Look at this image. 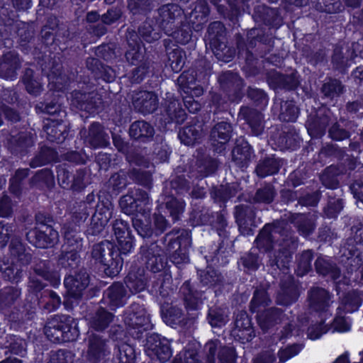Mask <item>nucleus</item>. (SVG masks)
Instances as JSON below:
<instances>
[{
    "mask_svg": "<svg viewBox=\"0 0 363 363\" xmlns=\"http://www.w3.org/2000/svg\"><path fill=\"white\" fill-rule=\"evenodd\" d=\"M300 222L297 228L300 233L303 236L309 235L314 230V223L311 220L306 219L303 216H298Z\"/></svg>",
    "mask_w": 363,
    "mask_h": 363,
    "instance_id": "obj_52",
    "label": "nucleus"
},
{
    "mask_svg": "<svg viewBox=\"0 0 363 363\" xmlns=\"http://www.w3.org/2000/svg\"><path fill=\"white\" fill-rule=\"evenodd\" d=\"M341 313L342 308L338 307L337 315L333 323V330L342 333L349 331L351 328V321L350 320L342 316Z\"/></svg>",
    "mask_w": 363,
    "mask_h": 363,
    "instance_id": "obj_42",
    "label": "nucleus"
},
{
    "mask_svg": "<svg viewBox=\"0 0 363 363\" xmlns=\"http://www.w3.org/2000/svg\"><path fill=\"white\" fill-rule=\"evenodd\" d=\"M11 343L9 345L10 350L15 354L23 357L26 354V342L21 338L17 337H10Z\"/></svg>",
    "mask_w": 363,
    "mask_h": 363,
    "instance_id": "obj_50",
    "label": "nucleus"
},
{
    "mask_svg": "<svg viewBox=\"0 0 363 363\" xmlns=\"http://www.w3.org/2000/svg\"><path fill=\"white\" fill-rule=\"evenodd\" d=\"M91 255L96 262L106 267L105 273L110 277L116 276L122 269L123 261L110 241L95 245Z\"/></svg>",
    "mask_w": 363,
    "mask_h": 363,
    "instance_id": "obj_3",
    "label": "nucleus"
},
{
    "mask_svg": "<svg viewBox=\"0 0 363 363\" xmlns=\"http://www.w3.org/2000/svg\"><path fill=\"white\" fill-rule=\"evenodd\" d=\"M322 90L325 96L334 97L342 92V86L339 81L334 79L324 84Z\"/></svg>",
    "mask_w": 363,
    "mask_h": 363,
    "instance_id": "obj_46",
    "label": "nucleus"
},
{
    "mask_svg": "<svg viewBox=\"0 0 363 363\" xmlns=\"http://www.w3.org/2000/svg\"><path fill=\"white\" fill-rule=\"evenodd\" d=\"M281 113L279 118L281 121L292 122L295 121L298 115V108L292 103L285 101L281 105Z\"/></svg>",
    "mask_w": 363,
    "mask_h": 363,
    "instance_id": "obj_37",
    "label": "nucleus"
},
{
    "mask_svg": "<svg viewBox=\"0 0 363 363\" xmlns=\"http://www.w3.org/2000/svg\"><path fill=\"white\" fill-rule=\"evenodd\" d=\"M313 258L311 250L304 251L299 257L298 260V267L296 269L298 276H303L311 269V260Z\"/></svg>",
    "mask_w": 363,
    "mask_h": 363,
    "instance_id": "obj_39",
    "label": "nucleus"
},
{
    "mask_svg": "<svg viewBox=\"0 0 363 363\" xmlns=\"http://www.w3.org/2000/svg\"><path fill=\"white\" fill-rule=\"evenodd\" d=\"M126 60L132 65H136L143 58L139 45L133 46L125 53Z\"/></svg>",
    "mask_w": 363,
    "mask_h": 363,
    "instance_id": "obj_60",
    "label": "nucleus"
},
{
    "mask_svg": "<svg viewBox=\"0 0 363 363\" xmlns=\"http://www.w3.org/2000/svg\"><path fill=\"white\" fill-rule=\"evenodd\" d=\"M315 265L316 270L319 274H322L323 275L330 274L334 280H336L340 277L339 269L324 258H318L315 262Z\"/></svg>",
    "mask_w": 363,
    "mask_h": 363,
    "instance_id": "obj_33",
    "label": "nucleus"
},
{
    "mask_svg": "<svg viewBox=\"0 0 363 363\" xmlns=\"http://www.w3.org/2000/svg\"><path fill=\"white\" fill-rule=\"evenodd\" d=\"M219 359L221 363H235V350L230 347L222 348L219 352Z\"/></svg>",
    "mask_w": 363,
    "mask_h": 363,
    "instance_id": "obj_62",
    "label": "nucleus"
},
{
    "mask_svg": "<svg viewBox=\"0 0 363 363\" xmlns=\"http://www.w3.org/2000/svg\"><path fill=\"white\" fill-rule=\"evenodd\" d=\"M65 245L63 247H72L75 251H79L82 247V238L76 229L69 228L65 231Z\"/></svg>",
    "mask_w": 363,
    "mask_h": 363,
    "instance_id": "obj_34",
    "label": "nucleus"
},
{
    "mask_svg": "<svg viewBox=\"0 0 363 363\" xmlns=\"http://www.w3.org/2000/svg\"><path fill=\"white\" fill-rule=\"evenodd\" d=\"M172 363H200L196 358L195 350H186L180 353Z\"/></svg>",
    "mask_w": 363,
    "mask_h": 363,
    "instance_id": "obj_54",
    "label": "nucleus"
},
{
    "mask_svg": "<svg viewBox=\"0 0 363 363\" xmlns=\"http://www.w3.org/2000/svg\"><path fill=\"white\" fill-rule=\"evenodd\" d=\"M133 103L135 108L139 111L143 113H150L156 110L158 99L153 92L141 91L134 96Z\"/></svg>",
    "mask_w": 363,
    "mask_h": 363,
    "instance_id": "obj_9",
    "label": "nucleus"
},
{
    "mask_svg": "<svg viewBox=\"0 0 363 363\" xmlns=\"http://www.w3.org/2000/svg\"><path fill=\"white\" fill-rule=\"evenodd\" d=\"M122 211L132 215L133 225L143 238L150 237L152 230L150 226V201L146 192L137 190L135 194L123 196L120 200Z\"/></svg>",
    "mask_w": 363,
    "mask_h": 363,
    "instance_id": "obj_1",
    "label": "nucleus"
},
{
    "mask_svg": "<svg viewBox=\"0 0 363 363\" xmlns=\"http://www.w3.org/2000/svg\"><path fill=\"white\" fill-rule=\"evenodd\" d=\"M167 208L174 220L179 219V215L184 211V204L177 199H172L167 203Z\"/></svg>",
    "mask_w": 363,
    "mask_h": 363,
    "instance_id": "obj_49",
    "label": "nucleus"
},
{
    "mask_svg": "<svg viewBox=\"0 0 363 363\" xmlns=\"http://www.w3.org/2000/svg\"><path fill=\"white\" fill-rule=\"evenodd\" d=\"M0 271L5 278L11 281L17 282L21 275L18 262H14V260L10 262L9 259H4L0 261Z\"/></svg>",
    "mask_w": 363,
    "mask_h": 363,
    "instance_id": "obj_19",
    "label": "nucleus"
},
{
    "mask_svg": "<svg viewBox=\"0 0 363 363\" xmlns=\"http://www.w3.org/2000/svg\"><path fill=\"white\" fill-rule=\"evenodd\" d=\"M201 281L206 285H215L220 281V276L216 271L210 269L201 274Z\"/></svg>",
    "mask_w": 363,
    "mask_h": 363,
    "instance_id": "obj_61",
    "label": "nucleus"
},
{
    "mask_svg": "<svg viewBox=\"0 0 363 363\" xmlns=\"http://www.w3.org/2000/svg\"><path fill=\"white\" fill-rule=\"evenodd\" d=\"M113 320L111 313L104 309H99L91 320V326L96 330H102L108 327Z\"/></svg>",
    "mask_w": 363,
    "mask_h": 363,
    "instance_id": "obj_28",
    "label": "nucleus"
},
{
    "mask_svg": "<svg viewBox=\"0 0 363 363\" xmlns=\"http://www.w3.org/2000/svg\"><path fill=\"white\" fill-rule=\"evenodd\" d=\"M277 235L286 236L284 233L281 231V226L266 225L256 239L257 247L269 250L274 247L272 243L274 240L278 238Z\"/></svg>",
    "mask_w": 363,
    "mask_h": 363,
    "instance_id": "obj_12",
    "label": "nucleus"
},
{
    "mask_svg": "<svg viewBox=\"0 0 363 363\" xmlns=\"http://www.w3.org/2000/svg\"><path fill=\"white\" fill-rule=\"evenodd\" d=\"M45 334L54 342H69L75 340L79 331L72 317L55 315L45 327Z\"/></svg>",
    "mask_w": 363,
    "mask_h": 363,
    "instance_id": "obj_2",
    "label": "nucleus"
},
{
    "mask_svg": "<svg viewBox=\"0 0 363 363\" xmlns=\"http://www.w3.org/2000/svg\"><path fill=\"white\" fill-rule=\"evenodd\" d=\"M124 322L130 330H137L135 332H130L132 335H136L137 337H139V334L150 327L149 315L145 308L137 303L132 305L125 313Z\"/></svg>",
    "mask_w": 363,
    "mask_h": 363,
    "instance_id": "obj_5",
    "label": "nucleus"
},
{
    "mask_svg": "<svg viewBox=\"0 0 363 363\" xmlns=\"http://www.w3.org/2000/svg\"><path fill=\"white\" fill-rule=\"evenodd\" d=\"M202 131L200 125L186 126L179 133V138L186 145H194L201 136Z\"/></svg>",
    "mask_w": 363,
    "mask_h": 363,
    "instance_id": "obj_20",
    "label": "nucleus"
},
{
    "mask_svg": "<svg viewBox=\"0 0 363 363\" xmlns=\"http://www.w3.org/2000/svg\"><path fill=\"white\" fill-rule=\"evenodd\" d=\"M89 143L94 148L105 147L108 145V137L99 123H93L89 132Z\"/></svg>",
    "mask_w": 363,
    "mask_h": 363,
    "instance_id": "obj_18",
    "label": "nucleus"
},
{
    "mask_svg": "<svg viewBox=\"0 0 363 363\" xmlns=\"http://www.w3.org/2000/svg\"><path fill=\"white\" fill-rule=\"evenodd\" d=\"M330 295L327 291L321 288H313L308 296L310 308L315 311L326 312L330 306Z\"/></svg>",
    "mask_w": 363,
    "mask_h": 363,
    "instance_id": "obj_13",
    "label": "nucleus"
},
{
    "mask_svg": "<svg viewBox=\"0 0 363 363\" xmlns=\"http://www.w3.org/2000/svg\"><path fill=\"white\" fill-rule=\"evenodd\" d=\"M149 355L155 356L162 363L168 361L172 355L169 340L165 337L155 340L149 347Z\"/></svg>",
    "mask_w": 363,
    "mask_h": 363,
    "instance_id": "obj_16",
    "label": "nucleus"
},
{
    "mask_svg": "<svg viewBox=\"0 0 363 363\" xmlns=\"http://www.w3.org/2000/svg\"><path fill=\"white\" fill-rule=\"evenodd\" d=\"M235 325L236 330L242 333V335H245V333L249 336L246 338L247 341L252 338L251 320L246 312L241 311L236 315Z\"/></svg>",
    "mask_w": 363,
    "mask_h": 363,
    "instance_id": "obj_32",
    "label": "nucleus"
},
{
    "mask_svg": "<svg viewBox=\"0 0 363 363\" xmlns=\"http://www.w3.org/2000/svg\"><path fill=\"white\" fill-rule=\"evenodd\" d=\"M28 175V169H18L15 176L11 179L10 190L12 193L18 194L20 190V182Z\"/></svg>",
    "mask_w": 363,
    "mask_h": 363,
    "instance_id": "obj_48",
    "label": "nucleus"
},
{
    "mask_svg": "<svg viewBox=\"0 0 363 363\" xmlns=\"http://www.w3.org/2000/svg\"><path fill=\"white\" fill-rule=\"evenodd\" d=\"M182 310L177 307H171L164 315L165 321L169 325H174L182 322Z\"/></svg>",
    "mask_w": 363,
    "mask_h": 363,
    "instance_id": "obj_51",
    "label": "nucleus"
},
{
    "mask_svg": "<svg viewBox=\"0 0 363 363\" xmlns=\"http://www.w3.org/2000/svg\"><path fill=\"white\" fill-rule=\"evenodd\" d=\"M362 294L357 291H351L347 294L342 301V311L352 313L357 311L360 306L362 298Z\"/></svg>",
    "mask_w": 363,
    "mask_h": 363,
    "instance_id": "obj_25",
    "label": "nucleus"
},
{
    "mask_svg": "<svg viewBox=\"0 0 363 363\" xmlns=\"http://www.w3.org/2000/svg\"><path fill=\"white\" fill-rule=\"evenodd\" d=\"M45 131L47 132L49 139L52 141L55 140L61 142L66 137L62 130H58L55 125H46Z\"/></svg>",
    "mask_w": 363,
    "mask_h": 363,
    "instance_id": "obj_63",
    "label": "nucleus"
},
{
    "mask_svg": "<svg viewBox=\"0 0 363 363\" xmlns=\"http://www.w3.org/2000/svg\"><path fill=\"white\" fill-rule=\"evenodd\" d=\"M166 111L171 120L174 121L176 123H181L186 118V113L182 108L177 100L171 101L167 105Z\"/></svg>",
    "mask_w": 363,
    "mask_h": 363,
    "instance_id": "obj_35",
    "label": "nucleus"
},
{
    "mask_svg": "<svg viewBox=\"0 0 363 363\" xmlns=\"http://www.w3.org/2000/svg\"><path fill=\"white\" fill-rule=\"evenodd\" d=\"M27 240L34 246L46 248L56 244L59 240V234L52 226L40 225L30 230L26 234Z\"/></svg>",
    "mask_w": 363,
    "mask_h": 363,
    "instance_id": "obj_4",
    "label": "nucleus"
},
{
    "mask_svg": "<svg viewBox=\"0 0 363 363\" xmlns=\"http://www.w3.org/2000/svg\"><path fill=\"white\" fill-rule=\"evenodd\" d=\"M177 83L182 95L185 94L186 96L198 97L203 93V88L196 84L194 72L182 73L178 77Z\"/></svg>",
    "mask_w": 363,
    "mask_h": 363,
    "instance_id": "obj_11",
    "label": "nucleus"
},
{
    "mask_svg": "<svg viewBox=\"0 0 363 363\" xmlns=\"http://www.w3.org/2000/svg\"><path fill=\"white\" fill-rule=\"evenodd\" d=\"M55 159V152L52 150L45 147L41 150L40 154L31 162L32 167L42 166L52 161Z\"/></svg>",
    "mask_w": 363,
    "mask_h": 363,
    "instance_id": "obj_40",
    "label": "nucleus"
},
{
    "mask_svg": "<svg viewBox=\"0 0 363 363\" xmlns=\"http://www.w3.org/2000/svg\"><path fill=\"white\" fill-rule=\"evenodd\" d=\"M301 347L298 345H293L281 348L278 352V357L281 362H285L291 357L296 356L301 351Z\"/></svg>",
    "mask_w": 363,
    "mask_h": 363,
    "instance_id": "obj_45",
    "label": "nucleus"
},
{
    "mask_svg": "<svg viewBox=\"0 0 363 363\" xmlns=\"http://www.w3.org/2000/svg\"><path fill=\"white\" fill-rule=\"evenodd\" d=\"M130 135L135 139L152 137L153 128L147 122L139 121L133 123L129 130Z\"/></svg>",
    "mask_w": 363,
    "mask_h": 363,
    "instance_id": "obj_23",
    "label": "nucleus"
},
{
    "mask_svg": "<svg viewBox=\"0 0 363 363\" xmlns=\"http://www.w3.org/2000/svg\"><path fill=\"white\" fill-rule=\"evenodd\" d=\"M9 252L11 256V260L21 264H27L30 259V256L25 253V247L22 242L18 240H13L9 247Z\"/></svg>",
    "mask_w": 363,
    "mask_h": 363,
    "instance_id": "obj_22",
    "label": "nucleus"
},
{
    "mask_svg": "<svg viewBox=\"0 0 363 363\" xmlns=\"http://www.w3.org/2000/svg\"><path fill=\"white\" fill-rule=\"evenodd\" d=\"M89 276L85 272H81L75 276H69L65 279V286L71 297L77 298L89 284Z\"/></svg>",
    "mask_w": 363,
    "mask_h": 363,
    "instance_id": "obj_10",
    "label": "nucleus"
},
{
    "mask_svg": "<svg viewBox=\"0 0 363 363\" xmlns=\"http://www.w3.org/2000/svg\"><path fill=\"white\" fill-rule=\"evenodd\" d=\"M125 284L132 294H136L145 289L146 279L141 274L138 277L135 273L130 272L126 277Z\"/></svg>",
    "mask_w": 363,
    "mask_h": 363,
    "instance_id": "obj_29",
    "label": "nucleus"
},
{
    "mask_svg": "<svg viewBox=\"0 0 363 363\" xmlns=\"http://www.w3.org/2000/svg\"><path fill=\"white\" fill-rule=\"evenodd\" d=\"M112 217V213L108 207L99 210L92 217L94 233L101 232Z\"/></svg>",
    "mask_w": 363,
    "mask_h": 363,
    "instance_id": "obj_26",
    "label": "nucleus"
},
{
    "mask_svg": "<svg viewBox=\"0 0 363 363\" xmlns=\"http://www.w3.org/2000/svg\"><path fill=\"white\" fill-rule=\"evenodd\" d=\"M182 14V9L176 4L164 5L159 9L157 21L166 34H172L171 31L175 28L174 22Z\"/></svg>",
    "mask_w": 363,
    "mask_h": 363,
    "instance_id": "obj_6",
    "label": "nucleus"
},
{
    "mask_svg": "<svg viewBox=\"0 0 363 363\" xmlns=\"http://www.w3.org/2000/svg\"><path fill=\"white\" fill-rule=\"evenodd\" d=\"M279 84L286 89H294L298 85V79L294 74L288 76L279 75Z\"/></svg>",
    "mask_w": 363,
    "mask_h": 363,
    "instance_id": "obj_59",
    "label": "nucleus"
},
{
    "mask_svg": "<svg viewBox=\"0 0 363 363\" xmlns=\"http://www.w3.org/2000/svg\"><path fill=\"white\" fill-rule=\"evenodd\" d=\"M232 127L230 123L220 122L216 124L211 133V145L216 151L221 152L231 137Z\"/></svg>",
    "mask_w": 363,
    "mask_h": 363,
    "instance_id": "obj_8",
    "label": "nucleus"
},
{
    "mask_svg": "<svg viewBox=\"0 0 363 363\" xmlns=\"http://www.w3.org/2000/svg\"><path fill=\"white\" fill-rule=\"evenodd\" d=\"M23 82L26 86V90L28 93L37 95L40 94L42 90V86L40 80L33 75V71L28 69L26 70Z\"/></svg>",
    "mask_w": 363,
    "mask_h": 363,
    "instance_id": "obj_31",
    "label": "nucleus"
},
{
    "mask_svg": "<svg viewBox=\"0 0 363 363\" xmlns=\"http://www.w3.org/2000/svg\"><path fill=\"white\" fill-rule=\"evenodd\" d=\"M281 313L279 309L270 308L257 317L258 323L263 330H268L280 319Z\"/></svg>",
    "mask_w": 363,
    "mask_h": 363,
    "instance_id": "obj_21",
    "label": "nucleus"
},
{
    "mask_svg": "<svg viewBox=\"0 0 363 363\" xmlns=\"http://www.w3.org/2000/svg\"><path fill=\"white\" fill-rule=\"evenodd\" d=\"M328 330V325L320 323L319 325H313L308 329V336L311 340H316Z\"/></svg>",
    "mask_w": 363,
    "mask_h": 363,
    "instance_id": "obj_57",
    "label": "nucleus"
},
{
    "mask_svg": "<svg viewBox=\"0 0 363 363\" xmlns=\"http://www.w3.org/2000/svg\"><path fill=\"white\" fill-rule=\"evenodd\" d=\"M228 320L227 313L223 309L210 310L208 321L212 327H222Z\"/></svg>",
    "mask_w": 363,
    "mask_h": 363,
    "instance_id": "obj_38",
    "label": "nucleus"
},
{
    "mask_svg": "<svg viewBox=\"0 0 363 363\" xmlns=\"http://www.w3.org/2000/svg\"><path fill=\"white\" fill-rule=\"evenodd\" d=\"M135 352L132 346L123 344L119 347L118 362L135 363Z\"/></svg>",
    "mask_w": 363,
    "mask_h": 363,
    "instance_id": "obj_43",
    "label": "nucleus"
},
{
    "mask_svg": "<svg viewBox=\"0 0 363 363\" xmlns=\"http://www.w3.org/2000/svg\"><path fill=\"white\" fill-rule=\"evenodd\" d=\"M141 37L147 42L151 43L160 38L159 33L154 30L150 25H145L139 29Z\"/></svg>",
    "mask_w": 363,
    "mask_h": 363,
    "instance_id": "obj_53",
    "label": "nucleus"
},
{
    "mask_svg": "<svg viewBox=\"0 0 363 363\" xmlns=\"http://www.w3.org/2000/svg\"><path fill=\"white\" fill-rule=\"evenodd\" d=\"M172 34H167L169 36H172L175 40L181 44L187 43L191 39V33L189 31L184 30H177L174 28L171 31Z\"/></svg>",
    "mask_w": 363,
    "mask_h": 363,
    "instance_id": "obj_64",
    "label": "nucleus"
},
{
    "mask_svg": "<svg viewBox=\"0 0 363 363\" xmlns=\"http://www.w3.org/2000/svg\"><path fill=\"white\" fill-rule=\"evenodd\" d=\"M269 301V298L266 291H256L251 301V310L256 311L259 306L267 305Z\"/></svg>",
    "mask_w": 363,
    "mask_h": 363,
    "instance_id": "obj_47",
    "label": "nucleus"
},
{
    "mask_svg": "<svg viewBox=\"0 0 363 363\" xmlns=\"http://www.w3.org/2000/svg\"><path fill=\"white\" fill-rule=\"evenodd\" d=\"M106 345L105 342L101 340L96 335H91L89 337V345L88 354L91 358L97 359L101 357L105 353Z\"/></svg>",
    "mask_w": 363,
    "mask_h": 363,
    "instance_id": "obj_30",
    "label": "nucleus"
},
{
    "mask_svg": "<svg viewBox=\"0 0 363 363\" xmlns=\"http://www.w3.org/2000/svg\"><path fill=\"white\" fill-rule=\"evenodd\" d=\"M74 355L69 351L60 350L50 354L48 363H74Z\"/></svg>",
    "mask_w": 363,
    "mask_h": 363,
    "instance_id": "obj_41",
    "label": "nucleus"
},
{
    "mask_svg": "<svg viewBox=\"0 0 363 363\" xmlns=\"http://www.w3.org/2000/svg\"><path fill=\"white\" fill-rule=\"evenodd\" d=\"M252 158V152L247 145L235 147L233 150V159L241 168L246 167Z\"/></svg>",
    "mask_w": 363,
    "mask_h": 363,
    "instance_id": "obj_24",
    "label": "nucleus"
},
{
    "mask_svg": "<svg viewBox=\"0 0 363 363\" xmlns=\"http://www.w3.org/2000/svg\"><path fill=\"white\" fill-rule=\"evenodd\" d=\"M20 60L16 53H6L0 63V77L9 80L16 77V70L19 67Z\"/></svg>",
    "mask_w": 363,
    "mask_h": 363,
    "instance_id": "obj_15",
    "label": "nucleus"
},
{
    "mask_svg": "<svg viewBox=\"0 0 363 363\" xmlns=\"http://www.w3.org/2000/svg\"><path fill=\"white\" fill-rule=\"evenodd\" d=\"M184 52L179 48L173 50L169 53V65L174 72H179L184 65Z\"/></svg>",
    "mask_w": 363,
    "mask_h": 363,
    "instance_id": "obj_36",
    "label": "nucleus"
},
{
    "mask_svg": "<svg viewBox=\"0 0 363 363\" xmlns=\"http://www.w3.org/2000/svg\"><path fill=\"white\" fill-rule=\"evenodd\" d=\"M113 228L121 252L124 255L130 253L133 249V238L130 233L127 223L116 220Z\"/></svg>",
    "mask_w": 363,
    "mask_h": 363,
    "instance_id": "obj_7",
    "label": "nucleus"
},
{
    "mask_svg": "<svg viewBox=\"0 0 363 363\" xmlns=\"http://www.w3.org/2000/svg\"><path fill=\"white\" fill-rule=\"evenodd\" d=\"M280 165V161L277 159L267 158L258 164L256 171L259 177H264L277 172Z\"/></svg>",
    "mask_w": 363,
    "mask_h": 363,
    "instance_id": "obj_27",
    "label": "nucleus"
},
{
    "mask_svg": "<svg viewBox=\"0 0 363 363\" xmlns=\"http://www.w3.org/2000/svg\"><path fill=\"white\" fill-rule=\"evenodd\" d=\"M147 258V264L148 267H150L151 270L154 272L160 271L164 267V263L162 261V257L160 255H152L150 256V252L148 251L146 254Z\"/></svg>",
    "mask_w": 363,
    "mask_h": 363,
    "instance_id": "obj_56",
    "label": "nucleus"
},
{
    "mask_svg": "<svg viewBox=\"0 0 363 363\" xmlns=\"http://www.w3.org/2000/svg\"><path fill=\"white\" fill-rule=\"evenodd\" d=\"M274 196L273 189L270 186H265L259 189L256 194V200L257 201L270 203Z\"/></svg>",
    "mask_w": 363,
    "mask_h": 363,
    "instance_id": "obj_55",
    "label": "nucleus"
},
{
    "mask_svg": "<svg viewBox=\"0 0 363 363\" xmlns=\"http://www.w3.org/2000/svg\"><path fill=\"white\" fill-rule=\"evenodd\" d=\"M78 258V251H75L72 247H64L63 253L60 258V262L65 267H71Z\"/></svg>",
    "mask_w": 363,
    "mask_h": 363,
    "instance_id": "obj_44",
    "label": "nucleus"
},
{
    "mask_svg": "<svg viewBox=\"0 0 363 363\" xmlns=\"http://www.w3.org/2000/svg\"><path fill=\"white\" fill-rule=\"evenodd\" d=\"M106 297L111 309L123 306L125 298V292L123 284L116 283L110 286L106 291Z\"/></svg>",
    "mask_w": 363,
    "mask_h": 363,
    "instance_id": "obj_17",
    "label": "nucleus"
},
{
    "mask_svg": "<svg viewBox=\"0 0 363 363\" xmlns=\"http://www.w3.org/2000/svg\"><path fill=\"white\" fill-rule=\"evenodd\" d=\"M28 298H30L33 305H43V308L48 311H52L57 309L61 304L60 296L55 292L49 290H45L40 298H38L37 294L33 293L30 294Z\"/></svg>",
    "mask_w": 363,
    "mask_h": 363,
    "instance_id": "obj_14",
    "label": "nucleus"
},
{
    "mask_svg": "<svg viewBox=\"0 0 363 363\" xmlns=\"http://www.w3.org/2000/svg\"><path fill=\"white\" fill-rule=\"evenodd\" d=\"M13 211V204L7 196L0 198V216L9 217Z\"/></svg>",
    "mask_w": 363,
    "mask_h": 363,
    "instance_id": "obj_58",
    "label": "nucleus"
}]
</instances>
